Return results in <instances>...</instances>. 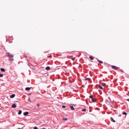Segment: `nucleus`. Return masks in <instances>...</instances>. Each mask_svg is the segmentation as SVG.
<instances>
[{
	"label": "nucleus",
	"instance_id": "1",
	"mask_svg": "<svg viewBox=\"0 0 129 129\" xmlns=\"http://www.w3.org/2000/svg\"><path fill=\"white\" fill-rule=\"evenodd\" d=\"M8 56L9 58L10 61H14V59H13V58H14V55H13V54L8 53Z\"/></svg>",
	"mask_w": 129,
	"mask_h": 129
},
{
	"label": "nucleus",
	"instance_id": "2",
	"mask_svg": "<svg viewBox=\"0 0 129 129\" xmlns=\"http://www.w3.org/2000/svg\"><path fill=\"white\" fill-rule=\"evenodd\" d=\"M111 68H112V69H114V70H118V68L114 66H111Z\"/></svg>",
	"mask_w": 129,
	"mask_h": 129
},
{
	"label": "nucleus",
	"instance_id": "3",
	"mask_svg": "<svg viewBox=\"0 0 129 129\" xmlns=\"http://www.w3.org/2000/svg\"><path fill=\"white\" fill-rule=\"evenodd\" d=\"M12 108H16V107H17V104L16 103H14L12 105Z\"/></svg>",
	"mask_w": 129,
	"mask_h": 129
},
{
	"label": "nucleus",
	"instance_id": "4",
	"mask_svg": "<svg viewBox=\"0 0 129 129\" xmlns=\"http://www.w3.org/2000/svg\"><path fill=\"white\" fill-rule=\"evenodd\" d=\"M70 108L72 109V110H75V108H74V107L73 106H70Z\"/></svg>",
	"mask_w": 129,
	"mask_h": 129
},
{
	"label": "nucleus",
	"instance_id": "5",
	"mask_svg": "<svg viewBox=\"0 0 129 129\" xmlns=\"http://www.w3.org/2000/svg\"><path fill=\"white\" fill-rule=\"evenodd\" d=\"M15 96H16V95L15 94H13L10 95V98H14V97H15Z\"/></svg>",
	"mask_w": 129,
	"mask_h": 129
},
{
	"label": "nucleus",
	"instance_id": "6",
	"mask_svg": "<svg viewBox=\"0 0 129 129\" xmlns=\"http://www.w3.org/2000/svg\"><path fill=\"white\" fill-rule=\"evenodd\" d=\"M24 115L26 116V115H28V114H29V112H25L23 113Z\"/></svg>",
	"mask_w": 129,
	"mask_h": 129
},
{
	"label": "nucleus",
	"instance_id": "7",
	"mask_svg": "<svg viewBox=\"0 0 129 129\" xmlns=\"http://www.w3.org/2000/svg\"><path fill=\"white\" fill-rule=\"evenodd\" d=\"M89 58L90 59V60H94V57H93V56H90Z\"/></svg>",
	"mask_w": 129,
	"mask_h": 129
},
{
	"label": "nucleus",
	"instance_id": "8",
	"mask_svg": "<svg viewBox=\"0 0 129 129\" xmlns=\"http://www.w3.org/2000/svg\"><path fill=\"white\" fill-rule=\"evenodd\" d=\"M31 90V88L27 87L25 88V90H26L27 91H29V90Z\"/></svg>",
	"mask_w": 129,
	"mask_h": 129
},
{
	"label": "nucleus",
	"instance_id": "9",
	"mask_svg": "<svg viewBox=\"0 0 129 129\" xmlns=\"http://www.w3.org/2000/svg\"><path fill=\"white\" fill-rule=\"evenodd\" d=\"M50 67H46L45 68V70H50Z\"/></svg>",
	"mask_w": 129,
	"mask_h": 129
},
{
	"label": "nucleus",
	"instance_id": "10",
	"mask_svg": "<svg viewBox=\"0 0 129 129\" xmlns=\"http://www.w3.org/2000/svg\"><path fill=\"white\" fill-rule=\"evenodd\" d=\"M98 88H99L100 89H103V88H102V87L101 85H98Z\"/></svg>",
	"mask_w": 129,
	"mask_h": 129
},
{
	"label": "nucleus",
	"instance_id": "11",
	"mask_svg": "<svg viewBox=\"0 0 129 129\" xmlns=\"http://www.w3.org/2000/svg\"><path fill=\"white\" fill-rule=\"evenodd\" d=\"M1 71H2V72H5V71H6V70H5V69L4 68H2L1 69Z\"/></svg>",
	"mask_w": 129,
	"mask_h": 129
},
{
	"label": "nucleus",
	"instance_id": "12",
	"mask_svg": "<svg viewBox=\"0 0 129 129\" xmlns=\"http://www.w3.org/2000/svg\"><path fill=\"white\" fill-rule=\"evenodd\" d=\"M110 119L113 122H115V120H114V119H113L112 117H111Z\"/></svg>",
	"mask_w": 129,
	"mask_h": 129
},
{
	"label": "nucleus",
	"instance_id": "13",
	"mask_svg": "<svg viewBox=\"0 0 129 129\" xmlns=\"http://www.w3.org/2000/svg\"><path fill=\"white\" fill-rule=\"evenodd\" d=\"M92 101L93 102H95L96 101V99L93 98Z\"/></svg>",
	"mask_w": 129,
	"mask_h": 129
},
{
	"label": "nucleus",
	"instance_id": "14",
	"mask_svg": "<svg viewBox=\"0 0 129 129\" xmlns=\"http://www.w3.org/2000/svg\"><path fill=\"white\" fill-rule=\"evenodd\" d=\"M97 61H98V62H99V63H100L101 64H103V62H102V61H100L99 60H98Z\"/></svg>",
	"mask_w": 129,
	"mask_h": 129
},
{
	"label": "nucleus",
	"instance_id": "15",
	"mask_svg": "<svg viewBox=\"0 0 129 129\" xmlns=\"http://www.w3.org/2000/svg\"><path fill=\"white\" fill-rule=\"evenodd\" d=\"M18 114H22V110H19L18 112Z\"/></svg>",
	"mask_w": 129,
	"mask_h": 129
},
{
	"label": "nucleus",
	"instance_id": "16",
	"mask_svg": "<svg viewBox=\"0 0 129 129\" xmlns=\"http://www.w3.org/2000/svg\"><path fill=\"white\" fill-rule=\"evenodd\" d=\"M90 98H91V99H92L93 98V95H90L89 96Z\"/></svg>",
	"mask_w": 129,
	"mask_h": 129
},
{
	"label": "nucleus",
	"instance_id": "17",
	"mask_svg": "<svg viewBox=\"0 0 129 129\" xmlns=\"http://www.w3.org/2000/svg\"><path fill=\"white\" fill-rule=\"evenodd\" d=\"M122 114H124V115H126V112H123Z\"/></svg>",
	"mask_w": 129,
	"mask_h": 129
},
{
	"label": "nucleus",
	"instance_id": "18",
	"mask_svg": "<svg viewBox=\"0 0 129 129\" xmlns=\"http://www.w3.org/2000/svg\"><path fill=\"white\" fill-rule=\"evenodd\" d=\"M106 84L105 83H102V86H105Z\"/></svg>",
	"mask_w": 129,
	"mask_h": 129
},
{
	"label": "nucleus",
	"instance_id": "19",
	"mask_svg": "<svg viewBox=\"0 0 129 129\" xmlns=\"http://www.w3.org/2000/svg\"><path fill=\"white\" fill-rule=\"evenodd\" d=\"M28 101H29V102H31V99L30 98H29L27 100Z\"/></svg>",
	"mask_w": 129,
	"mask_h": 129
},
{
	"label": "nucleus",
	"instance_id": "20",
	"mask_svg": "<svg viewBox=\"0 0 129 129\" xmlns=\"http://www.w3.org/2000/svg\"><path fill=\"white\" fill-rule=\"evenodd\" d=\"M76 59V57H73V58H72V60H73L74 61V60H75Z\"/></svg>",
	"mask_w": 129,
	"mask_h": 129
},
{
	"label": "nucleus",
	"instance_id": "21",
	"mask_svg": "<svg viewBox=\"0 0 129 129\" xmlns=\"http://www.w3.org/2000/svg\"><path fill=\"white\" fill-rule=\"evenodd\" d=\"M82 111H86V109H83Z\"/></svg>",
	"mask_w": 129,
	"mask_h": 129
},
{
	"label": "nucleus",
	"instance_id": "22",
	"mask_svg": "<svg viewBox=\"0 0 129 129\" xmlns=\"http://www.w3.org/2000/svg\"><path fill=\"white\" fill-rule=\"evenodd\" d=\"M4 75L2 74H0V77H3Z\"/></svg>",
	"mask_w": 129,
	"mask_h": 129
},
{
	"label": "nucleus",
	"instance_id": "23",
	"mask_svg": "<svg viewBox=\"0 0 129 129\" xmlns=\"http://www.w3.org/2000/svg\"><path fill=\"white\" fill-rule=\"evenodd\" d=\"M62 120H67V118H64L62 119Z\"/></svg>",
	"mask_w": 129,
	"mask_h": 129
},
{
	"label": "nucleus",
	"instance_id": "24",
	"mask_svg": "<svg viewBox=\"0 0 129 129\" xmlns=\"http://www.w3.org/2000/svg\"><path fill=\"white\" fill-rule=\"evenodd\" d=\"M62 108H65L66 107V106H65V105H63V106H62Z\"/></svg>",
	"mask_w": 129,
	"mask_h": 129
},
{
	"label": "nucleus",
	"instance_id": "25",
	"mask_svg": "<svg viewBox=\"0 0 129 129\" xmlns=\"http://www.w3.org/2000/svg\"><path fill=\"white\" fill-rule=\"evenodd\" d=\"M37 107H39V106H40V104H37Z\"/></svg>",
	"mask_w": 129,
	"mask_h": 129
},
{
	"label": "nucleus",
	"instance_id": "26",
	"mask_svg": "<svg viewBox=\"0 0 129 129\" xmlns=\"http://www.w3.org/2000/svg\"><path fill=\"white\" fill-rule=\"evenodd\" d=\"M85 80H89V78H86Z\"/></svg>",
	"mask_w": 129,
	"mask_h": 129
},
{
	"label": "nucleus",
	"instance_id": "27",
	"mask_svg": "<svg viewBox=\"0 0 129 129\" xmlns=\"http://www.w3.org/2000/svg\"><path fill=\"white\" fill-rule=\"evenodd\" d=\"M34 129H38V127L35 126V127H34Z\"/></svg>",
	"mask_w": 129,
	"mask_h": 129
},
{
	"label": "nucleus",
	"instance_id": "28",
	"mask_svg": "<svg viewBox=\"0 0 129 129\" xmlns=\"http://www.w3.org/2000/svg\"><path fill=\"white\" fill-rule=\"evenodd\" d=\"M127 101H129V99H127Z\"/></svg>",
	"mask_w": 129,
	"mask_h": 129
}]
</instances>
